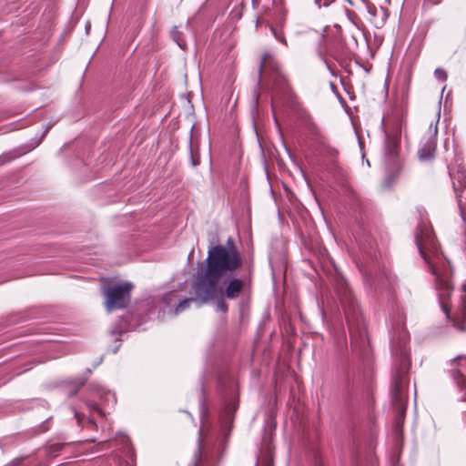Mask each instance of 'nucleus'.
<instances>
[{
	"mask_svg": "<svg viewBox=\"0 0 466 466\" xmlns=\"http://www.w3.org/2000/svg\"><path fill=\"white\" fill-rule=\"evenodd\" d=\"M434 76L437 79L445 81L447 79V73L442 68H436L434 71Z\"/></svg>",
	"mask_w": 466,
	"mask_h": 466,
	"instance_id": "a211bd4d",
	"label": "nucleus"
},
{
	"mask_svg": "<svg viewBox=\"0 0 466 466\" xmlns=\"http://www.w3.org/2000/svg\"><path fill=\"white\" fill-rule=\"evenodd\" d=\"M221 299L218 302L217 307L218 309L226 312L228 310V304L225 302L222 297H219Z\"/></svg>",
	"mask_w": 466,
	"mask_h": 466,
	"instance_id": "aec40b11",
	"label": "nucleus"
},
{
	"mask_svg": "<svg viewBox=\"0 0 466 466\" xmlns=\"http://www.w3.org/2000/svg\"><path fill=\"white\" fill-rule=\"evenodd\" d=\"M63 448V444L61 443H55L50 445L49 447V453L52 455H56L57 452H59Z\"/></svg>",
	"mask_w": 466,
	"mask_h": 466,
	"instance_id": "6ab92c4d",
	"label": "nucleus"
},
{
	"mask_svg": "<svg viewBox=\"0 0 466 466\" xmlns=\"http://www.w3.org/2000/svg\"><path fill=\"white\" fill-rule=\"evenodd\" d=\"M245 288V281L238 278H228L222 288L221 295L218 297H225L228 299H235L239 297Z\"/></svg>",
	"mask_w": 466,
	"mask_h": 466,
	"instance_id": "0eeeda50",
	"label": "nucleus"
},
{
	"mask_svg": "<svg viewBox=\"0 0 466 466\" xmlns=\"http://www.w3.org/2000/svg\"><path fill=\"white\" fill-rule=\"evenodd\" d=\"M415 240L421 257L435 276V287L442 311L447 318H450L449 307L446 302V299L452 291L451 269L449 262L439 254L437 242L430 227L420 225L416 231Z\"/></svg>",
	"mask_w": 466,
	"mask_h": 466,
	"instance_id": "f03ea898",
	"label": "nucleus"
},
{
	"mask_svg": "<svg viewBox=\"0 0 466 466\" xmlns=\"http://www.w3.org/2000/svg\"><path fill=\"white\" fill-rule=\"evenodd\" d=\"M15 157V156L11 152L5 153V154L1 155L0 156V166L5 164L6 162L11 161Z\"/></svg>",
	"mask_w": 466,
	"mask_h": 466,
	"instance_id": "f3484780",
	"label": "nucleus"
},
{
	"mask_svg": "<svg viewBox=\"0 0 466 466\" xmlns=\"http://www.w3.org/2000/svg\"><path fill=\"white\" fill-rule=\"evenodd\" d=\"M271 63H272L271 56L269 54H264V56H262L261 64H260L259 74L262 75L264 72H266L268 70V68L269 66H271Z\"/></svg>",
	"mask_w": 466,
	"mask_h": 466,
	"instance_id": "f8f14e48",
	"label": "nucleus"
},
{
	"mask_svg": "<svg viewBox=\"0 0 466 466\" xmlns=\"http://www.w3.org/2000/svg\"><path fill=\"white\" fill-rule=\"evenodd\" d=\"M179 35H180V33L177 29V27H174L173 30L171 31V37L173 38V40L177 44V46L180 48L185 49L186 46H187L186 42L184 40L180 39Z\"/></svg>",
	"mask_w": 466,
	"mask_h": 466,
	"instance_id": "4468645a",
	"label": "nucleus"
},
{
	"mask_svg": "<svg viewBox=\"0 0 466 466\" xmlns=\"http://www.w3.org/2000/svg\"><path fill=\"white\" fill-rule=\"evenodd\" d=\"M461 296L459 305V316L462 319H466V282L461 286Z\"/></svg>",
	"mask_w": 466,
	"mask_h": 466,
	"instance_id": "9d476101",
	"label": "nucleus"
},
{
	"mask_svg": "<svg viewBox=\"0 0 466 466\" xmlns=\"http://www.w3.org/2000/svg\"><path fill=\"white\" fill-rule=\"evenodd\" d=\"M189 149H190L191 165L193 167H197L198 165H199L200 161H199V157L195 156L194 153H193L192 140L191 139L189 140Z\"/></svg>",
	"mask_w": 466,
	"mask_h": 466,
	"instance_id": "dca6fc26",
	"label": "nucleus"
},
{
	"mask_svg": "<svg viewBox=\"0 0 466 466\" xmlns=\"http://www.w3.org/2000/svg\"><path fill=\"white\" fill-rule=\"evenodd\" d=\"M439 118L440 113H438L435 124L431 123L429 127V137L427 138V141L421 146V147L418 151L419 157L422 161L429 160L434 157V153L436 150V137L438 134Z\"/></svg>",
	"mask_w": 466,
	"mask_h": 466,
	"instance_id": "39448f33",
	"label": "nucleus"
},
{
	"mask_svg": "<svg viewBox=\"0 0 466 466\" xmlns=\"http://www.w3.org/2000/svg\"><path fill=\"white\" fill-rule=\"evenodd\" d=\"M431 5H437L442 2V0H426Z\"/></svg>",
	"mask_w": 466,
	"mask_h": 466,
	"instance_id": "393cba45",
	"label": "nucleus"
},
{
	"mask_svg": "<svg viewBox=\"0 0 466 466\" xmlns=\"http://www.w3.org/2000/svg\"><path fill=\"white\" fill-rule=\"evenodd\" d=\"M257 466H273V449L269 443L265 444L257 459Z\"/></svg>",
	"mask_w": 466,
	"mask_h": 466,
	"instance_id": "6e6552de",
	"label": "nucleus"
},
{
	"mask_svg": "<svg viewBox=\"0 0 466 466\" xmlns=\"http://www.w3.org/2000/svg\"><path fill=\"white\" fill-rule=\"evenodd\" d=\"M133 285L128 282H119L104 287L105 307L108 312L127 306Z\"/></svg>",
	"mask_w": 466,
	"mask_h": 466,
	"instance_id": "7ed1b4c3",
	"label": "nucleus"
},
{
	"mask_svg": "<svg viewBox=\"0 0 466 466\" xmlns=\"http://www.w3.org/2000/svg\"><path fill=\"white\" fill-rule=\"evenodd\" d=\"M177 295L176 293H169L164 297V301L167 306H171L177 299Z\"/></svg>",
	"mask_w": 466,
	"mask_h": 466,
	"instance_id": "2eb2a0df",
	"label": "nucleus"
},
{
	"mask_svg": "<svg viewBox=\"0 0 466 466\" xmlns=\"http://www.w3.org/2000/svg\"><path fill=\"white\" fill-rule=\"evenodd\" d=\"M202 275L194 283V290L203 302L221 295L225 281L242 265V256L233 239L225 245L217 244L208 248Z\"/></svg>",
	"mask_w": 466,
	"mask_h": 466,
	"instance_id": "f257e3e1",
	"label": "nucleus"
},
{
	"mask_svg": "<svg viewBox=\"0 0 466 466\" xmlns=\"http://www.w3.org/2000/svg\"><path fill=\"white\" fill-rule=\"evenodd\" d=\"M90 27H91L90 24H87L86 25V31L87 34L89 33Z\"/></svg>",
	"mask_w": 466,
	"mask_h": 466,
	"instance_id": "bb28decb",
	"label": "nucleus"
},
{
	"mask_svg": "<svg viewBox=\"0 0 466 466\" xmlns=\"http://www.w3.org/2000/svg\"><path fill=\"white\" fill-rule=\"evenodd\" d=\"M410 368V360L407 350L403 347L400 352V362L396 367L393 378L391 392L397 402H401L404 390L408 386V371Z\"/></svg>",
	"mask_w": 466,
	"mask_h": 466,
	"instance_id": "20e7f679",
	"label": "nucleus"
},
{
	"mask_svg": "<svg viewBox=\"0 0 466 466\" xmlns=\"http://www.w3.org/2000/svg\"><path fill=\"white\" fill-rule=\"evenodd\" d=\"M97 394L107 404H112V406H113L116 403V396L114 393H112L110 391L104 390H99L97 391Z\"/></svg>",
	"mask_w": 466,
	"mask_h": 466,
	"instance_id": "9b49d317",
	"label": "nucleus"
},
{
	"mask_svg": "<svg viewBox=\"0 0 466 466\" xmlns=\"http://www.w3.org/2000/svg\"><path fill=\"white\" fill-rule=\"evenodd\" d=\"M201 461L200 447H198L197 453L194 456V466H198Z\"/></svg>",
	"mask_w": 466,
	"mask_h": 466,
	"instance_id": "4be33fe9",
	"label": "nucleus"
},
{
	"mask_svg": "<svg viewBox=\"0 0 466 466\" xmlns=\"http://www.w3.org/2000/svg\"><path fill=\"white\" fill-rule=\"evenodd\" d=\"M75 417L76 418L78 424H80L81 420H80V417H79L78 413L75 412Z\"/></svg>",
	"mask_w": 466,
	"mask_h": 466,
	"instance_id": "a878e982",
	"label": "nucleus"
},
{
	"mask_svg": "<svg viewBox=\"0 0 466 466\" xmlns=\"http://www.w3.org/2000/svg\"><path fill=\"white\" fill-rule=\"evenodd\" d=\"M334 1L335 0H315V3L319 5V7H320V6H328Z\"/></svg>",
	"mask_w": 466,
	"mask_h": 466,
	"instance_id": "412c9836",
	"label": "nucleus"
},
{
	"mask_svg": "<svg viewBox=\"0 0 466 466\" xmlns=\"http://www.w3.org/2000/svg\"><path fill=\"white\" fill-rule=\"evenodd\" d=\"M384 152L389 161L394 160L397 155L396 142L391 139H387L385 143Z\"/></svg>",
	"mask_w": 466,
	"mask_h": 466,
	"instance_id": "1a4fd4ad",
	"label": "nucleus"
},
{
	"mask_svg": "<svg viewBox=\"0 0 466 466\" xmlns=\"http://www.w3.org/2000/svg\"><path fill=\"white\" fill-rule=\"evenodd\" d=\"M90 409L94 410L97 411L99 414L103 415L101 409L97 405L92 404V405H90Z\"/></svg>",
	"mask_w": 466,
	"mask_h": 466,
	"instance_id": "b1692460",
	"label": "nucleus"
},
{
	"mask_svg": "<svg viewBox=\"0 0 466 466\" xmlns=\"http://www.w3.org/2000/svg\"><path fill=\"white\" fill-rule=\"evenodd\" d=\"M275 37L279 40L281 43H283L284 45H287V42H286V39L283 37V36H279L274 30L273 28H271Z\"/></svg>",
	"mask_w": 466,
	"mask_h": 466,
	"instance_id": "5701e85b",
	"label": "nucleus"
},
{
	"mask_svg": "<svg viewBox=\"0 0 466 466\" xmlns=\"http://www.w3.org/2000/svg\"><path fill=\"white\" fill-rule=\"evenodd\" d=\"M197 300L195 299H184L179 301L177 306L175 309V313L178 314L185 310L187 308H188L189 304L192 302H196Z\"/></svg>",
	"mask_w": 466,
	"mask_h": 466,
	"instance_id": "ddd939ff",
	"label": "nucleus"
},
{
	"mask_svg": "<svg viewBox=\"0 0 466 466\" xmlns=\"http://www.w3.org/2000/svg\"><path fill=\"white\" fill-rule=\"evenodd\" d=\"M451 377L456 383L457 387L461 390L466 389V357H457L451 361ZM462 400L466 401V391L464 396L461 398Z\"/></svg>",
	"mask_w": 466,
	"mask_h": 466,
	"instance_id": "423d86ee",
	"label": "nucleus"
}]
</instances>
